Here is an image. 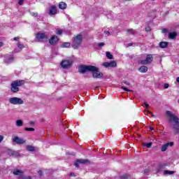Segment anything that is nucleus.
Instances as JSON below:
<instances>
[{
	"mask_svg": "<svg viewBox=\"0 0 179 179\" xmlns=\"http://www.w3.org/2000/svg\"><path fill=\"white\" fill-rule=\"evenodd\" d=\"M166 115L169 117V122H173V124H171V127L175 135H177L179 133V118L170 110H167Z\"/></svg>",
	"mask_w": 179,
	"mask_h": 179,
	"instance_id": "f257e3e1",
	"label": "nucleus"
},
{
	"mask_svg": "<svg viewBox=\"0 0 179 179\" xmlns=\"http://www.w3.org/2000/svg\"><path fill=\"white\" fill-rule=\"evenodd\" d=\"M83 41V36L78 34L73 38L72 47L74 50H78Z\"/></svg>",
	"mask_w": 179,
	"mask_h": 179,
	"instance_id": "f03ea898",
	"label": "nucleus"
},
{
	"mask_svg": "<svg viewBox=\"0 0 179 179\" xmlns=\"http://www.w3.org/2000/svg\"><path fill=\"white\" fill-rule=\"evenodd\" d=\"M96 66H86L81 65L78 68V72L80 73H86V72H92V71H95Z\"/></svg>",
	"mask_w": 179,
	"mask_h": 179,
	"instance_id": "7ed1b4c3",
	"label": "nucleus"
},
{
	"mask_svg": "<svg viewBox=\"0 0 179 179\" xmlns=\"http://www.w3.org/2000/svg\"><path fill=\"white\" fill-rule=\"evenodd\" d=\"M9 103L14 106L24 104V101L23 99L17 97H12L9 99Z\"/></svg>",
	"mask_w": 179,
	"mask_h": 179,
	"instance_id": "20e7f679",
	"label": "nucleus"
},
{
	"mask_svg": "<svg viewBox=\"0 0 179 179\" xmlns=\"http://www.w3.org/2000/svg\"><path fill=\"white\" fill-rule=\"evenodd\" d=\"M153 61V55L148 54L147 55V57L145 60L138 61V64L141 65H147L148 64H152Z\"/></svg>",
	"mask_w": 179,
	"mask_h": 179,
	"instance_id": "39448f33",
	"label": "nucleus"
},
{
	"mask_svg": "<svg viewBox=\"0 0 179 179\" xmlns=\"http://www.w3.org/2000/svg\"><path fill=\"white\" fill-rule=\"evenodd\" d=\"M73 64V61L72 59H64L61 62V66L64 69H68Z\"/></svg>",
	"mask_w": 179,
	"mask_h": 179,
	"instance_id": "423d86ee",
	"label": "nucleus"
},
{
	"mask_svg": "<svg viewBox=\"0 0 179 179\" xmlns=\"http://www.w3.org/2000/svg\"><path fill=\"white\" fill-rule=\"evenodd\" d=\"M92 73L93 78H96L97 79H100V78H103V73L99 71V68L95 66V70L91 71Z\"/></svg>",
	"mask_w": 179,
	"mask_h": 179,
	"instance_id": "0eeeda50",
	"label": "nucleus"
},
{
	"mask_svg": "<svg viewBox=\"0 0 179 179\" xmlns=\"http://www.w3.org/2000/svg\"><path fill=\"white\" fill-rule=\"evenodd\" d=\"M79 164H90V161L89 159H77L74 166H76V167H79Z\"/></svg>",
	"mask_w": 179,
	"mask_h": 179,
	"instance_id": "6e6552de",
	"label": "nucleus"
},
{
	"mask_svg": "<svg viewBox=\"0 0 179 179\" xmlns=\"http://www.w3.org/2000/svg\"><path fill=\"white\" fill-rule=\"evenodd\" d=\"M13 142H15L17 145H24V143H26V141L23 138H20L19 136H14Z\"/></svg>",
	"mask_w": 179,
	"mask_h": 179,
	"instance_id": "1a4fd4ad",
	"label": "nucleus"
},
{
	"mask_svg": "<svg viewBox=\"0 0 179 179\" xmlns=\"http://www.w3.org/2000/svg\"><path fill=\"white\" fill-rule=\"evenodd\" d=\"M103 66L105 68H115L117 66V62L116 61H111L110 62H104Z\"/></svg>",
	"mask_w": 179,
	"mask_h": 179,
	"instance_id": "9d476101",
	"label": "nucleus"
},
{
	"mask_svg": "<svg viewBox=\"0 0 179 179\" xmlns=\"http://www.w3.org/2000/svg\"><path fill=\"white\" fill-rule=\"evenodd\" d=\"M36 38H38L39 41H43V40L47 41L48 40V36H47L45 33H38L36 34Z\"/></svg>",
	"mask_w": 179,
	"mask_h": 179,
	"instance_id": "9b49d317",
	"label": "nucleus"
},
{
	"mask_svg": "<svg viewBox=\"0 0 179 179\" xmlns=\"http://www.w3.org/2000/svg\"><path fill=\"white\" fill-rule=\"evenodd\" d=\"M59 38L58 36H57V35H53L50 39H49V43L51 45H55V44H57V43H58L59 41Z\"/></svg>",
	"mask_w": 179,
	"mask_h": 179,
	"instance_id": "f8f14e48",
	"label": "nucleus"
},
{
	"mask_svg": "<svg viewBox=\"0 0 179 179\" xmlns=\"http://www.w3.org/2000/svg\"><path fill=\"white\" fill-rule=\"evenodd\" d=\"M171 146H174L173 142L166 143L162 145V146L161 148V150H162V152H166V150H167V149H169V148L171 147Z\"/></svg>",
	"mask_w": 179,
	"mask_h": 179,
	"instance_id": "ddd939ff",
	"label": "nucleus"
},
{
	"mask_svg": "<svg viewBox=\"0 0 179 179\" xmlns=\"http://www.w3.org/2000/svg\"><path fill=\"white\" fill-rule=\"evenodd\" d=\"M5 64H10L12 61H13V57L9 55H6L4 56V59H3Z\"/></svg>",
	"mask_w": 179,
	"mask_h": 179,
	"instance_id": "4468645a",
	"label": "nucleus"
},
{
	"mask_svg": "<svg viewBox=\"0 0 179 179\" xmlns=\"http://www.w3.org/2000/svg\"><path fill=\"white\" fill-rule=\"evenodd\" d=\"M10 91L12 93H17L19 92V87L17 85L14 84L13 83H11Z\"/></svg>",
	"mask_w": 179,
	"mask_h": 179,
	"instance_id": "2eb2a0df",
	"label": "nucleus"
},
{
	"mask_svg": "<svg viewBox=\"0 0 179 179\" xmlns=\"http://www.w3.org/2000/svg\"><path fill=\"white\" fill-rule=\"evenodd\" d=\"M57 6H52L50 7V11H49V15H50V16H52V15H57Z\"/></svg>",
	"mask_w": 179,
	"mask_h": 179,
	"instance_id": "dca6fc26",
	"label": "nucleus"
},
{
	"mask_svg": "<svg viewBox=\"0 0 179 179\" xmlns=\"http://www.w3.org/2000/svg\"><path fill=\"white\" fill-rule=\"evenodd\" d=\"M177 37V33L176 31L169 33V38L174 40Z\"/></svg>",
	"mask_w": 179,
	"mask_h": 179,
	"instance_id": "f3484780",
	"label": "nucleus"
},
{
	"mask_svg": "<svg viewBox=\"0 0 179 179\" xmlns=\"http://www.w3.org/2000/svg\"><path fill=\"white\" fill-rule=\"evenodd\" d=\"M15 85H16L18 87L20 86H23L24 85V80H15L13 82Z\"/></svg>",
	"mask_w": 179,
	"mask_h": 179,
	"instance_id": "a211bd4d",
	"label": "nucleus"
},
{
	"mask_svg": "<svg viewBox=\"0 0 179 179\" xmlns=\"http://www.w3.org/2000/svg\"><path fill=\"white\" fill-rule=\"evenodd\" d=\"M139 72H141V73H145V72H148V66H141L138 69Z\"/></svg>",
	"mask_w": 179,
	"mask_h": 179,
	"instance_id": "6ab92c4d",
	"label": "nucleus"
},
{
	"mask_svg": "<svg viewBox=\"0 0 179 179\" xmlns=\"http://www.w3.org/2000/svg\"><path fill=\"white\" fill-rule=\"evenodd\" d=\"M13 174H14V176H23L22 174H23V171L19 170V169H15L13 171Z\"/></svg>",
	"mask_w": 179,
	"mask_h": 179,
	"instance_id": "aec40b11",
	"label": "nucleus"
},
{
	"mask_svg": "<svg viewBox=\"0 0 179 179\" xmlns=\"http://www.w3.org/2000/svg\"><path fill=\"white\" fill-rule=\"evenodd\" d=\"M66 6H67L66 3L64 1H61L59 3V9H62V10L66 9Z\"/></svg>",
	"mask_w": 179,
	"mask_h": 179,
	"instance_id": "412c9836",
	"label": "nucleus"
},
{
	"mask_svg": "<svg viewBox=\"0 0 179 179\" xmlns=\"http://www.w3.org/2000/svg\"><path fill=\"white\" fill-rule=\"evenodd\" d=\"M168 45H169V42L162 41L159 43L160 48H167Z\"/></svg>",
	"mask_w": 179,
	"mask_h": 179,
	"instance_id": "4be33fe9",
	"label": "nucleus"
},
{
	"mask_svg": "<svg viewBox=\"0 0 179 179\" xmlns=\"http://www.w3.org/2000/svg\"><path fill=\"white\" fill-rule=\"evenodd\" d=\"M62 48H69L71 43L69 42H64L61 45Z\"/></svg>",
	"mask_w": 179,
	"mask_h": 179,
	"instance_id": "5701e85b",
	"label": "nucleus"
},
{
	"mask_svg": "<svg viewBox=\"0 0 179 179\" xmlns=\"http://www.w3.org/2000/svg\"><path fill=\"white\" fill-rule=\"evenodd\" d=\"M27 150H28V152H34L36 148L32 145H27Z\"/></svg>",
	"mask_w": 179,
	"mask_h": 179,
	"instance_id": "b1692460",
	"label": "nucleus"
},
{
	"mask_svg": "<svg viewBox=\"0 0 179 179\" xmlns=\"http://www.w3.org/2000/svg\"><path fill=\"white\" fill-rule=\"evenodd\" d=\"M129 178H131V176H129V174H124L120 177V179H129Z\"/></svg>",
	"mask_w": 179,
	"mask_h": 179,
	"instance_id": "393cba45",
	"label": "nucleus"
},
{
	"mask_svg": "<svg viewBox=\"0 0 179 179\" xmlns=\"http://www.w3.org/2000/svg\"><path fill=\"white\" fill-rule=\"evenodd\" d=\"M16 125H17V127H22L23 126V121H22V120H17L16 121Z\"/></svg>",
	"mask_w": 179,
	"mask_h": 179,
	"instance_id": "a878e982",
	"label": "nucleus"
},
{
	"mask_svg": "<svg viewBox=\"0 0 179 179\" xmlns=\"http://www.w3.org/2000/svg\"><path fill=\"white\" fill-rule=\"evenodd\" d=\"M106 57L108 59H113L114 58L110 52H106Z\"/></svg>",
	"mask_w": 179,
	"mask_h": 179,
	"instance_id": "bb28decb",
	"label": "nucleus"
},
{
	"mask_svg": "<svg viewBox=\"0 0 179 179\" xmlns=\"http://www.w3.org/2000/svg\"><path fill=\"white\" fill-rule=\"evenodd\" d=\"M174 171H164V174L166 176V175H167V174H169V175H171V174H174Z\"/></svg>",
	"mask_w": 179,
	"mask_h": 179,
	"instance_id": "cd10ccee",
	"label": "nucleus"
},
{
	"mask_svg": "<svg viewBox=\"0 0 179 179\" xmlns=\"http://www.w3.org/2000/svg\"><path fill=\"white\" fill-rule=\"evenodd\" d=\"M18 179H31V176H20Z\"/></svg>",
	"mask_w": 179,
	"mask_h": 179,
	"instance_id": "c85d7f7f",
	"label": "nucleus"
},
{
	"mask_svg": "<svg viewBox=\"0 0 179 179\" xmlns=\"http://www.w3.org/2000/svg\"><path fill=\"white\" fill-rule=\"evenodd\" d=\"M127 33H129V34H132L134 35L135 34V30L131 29H127Z\"/></svg>",
	"mask_w": 179,
	"mask_h": 179,
	"instance_id": "c756f323",
	"label": "nucleus"
},
{
	"mask_svg": "<svg viewBox=\"0 0 179 179\" xmlns=\"http://www.w3.org/2000/svg\"><path fill=\"white\" fill-rule=\"evenodd\" d=\"M24 131H30L33 132V131H36V129L33 127H30V128L27 127V128H24Z\"/></svg>",
	"mask_w": 179,
	"mask_h": 179,
	"instance_id": "7c9ffc66",
	"label": "nucleus"
},
{
	"mask_svg": "<svg viewBox=\"0 0 179 179\" xmlns=\"http://www.w3.org/2000/svg\"><path fill=\"white\" fill-rule=\"evenodd\" d=\"M143 146H146V148H152V143H143Z\"/></svg>",
	"mask_w": 179,
	"mask_h": 179,
	"instance_id": "2f4dec72",
	"label": "nucleus"
},
{
	"mask_svg": "<svg viewBox=\"0 0 179 179\" xmlns=\"http://www.w3.org/2000/svg\"><path fill=\"white\" fill-rule=\"evenodd\" d=\"M121 89H122L123 90H125V92H134V90H129L125 87H121Z\"/></svg>",
	"mask_w": 179,
	"mask_h": 179,
	"instance_id": "473e14b6",
	"label": "nucleus"
},
{
	"mask_svg": "<svg viewBox=\"0 0 179 179\" xmlns=\"http://www.w3.org/2000/svg\"><path fill=\"white\" fill-rule=\"evenodd\" d=\"M162 169H164V165H159L157 168V173H159L160 171V170H162Z\"/></svg>",
	"mask_w": 179,
	"mask_h": 179,
	"instance_id": "72a5a7b5",
	"label": "nucleus"
},
{
	"mask_svg": "<svg viewBox=\"0 0 179 179\" xmlns=\"http://www.w3.org/2000/svg\"><path fill=\"white\" fill-rule=\"evenodd\" d=\"M56 34H57L58 36H61L62 34V30L57 29Z\"/></svg>",
	"mask_w": 179,
	"mask_h": 179,
	"instance_id": "f704fd0d",
	"label": "nucleus"
},
{
	"mask_svg": "<svg viewBox=\"0 0 179 179\" xmlns=\"http://www.w3.org/2000/svg\"><path fill=\"white\" fill-rule=\"evenodd\" d=\"M17 47L18 48H20V50H23V48H24V45H22V44H17Z\"/></svg>",
	"mask_w": 179,
	"mask_h": 179,
	"instance_id": "c9c22d12",
	"label": "nucleus"
},
{
	"mask_svg": "<svg viewBox=\"0 0 179 179\" xmlns=\"http://www.w3.org/2000/svg\"><path fill=\"white\" fill-rule=\"evenodd\" d=\"M31 16H34V17H37L38 16V13H31Z\"/></svg>",
	"mask_w": 179,
	"mask_h": 179,
	"instance_id": "e433bc0d",
	"label": "nucleus"
},
{
	"mask_svg": "<svg viewBox=\"0 0 179 179\" xmlns=\"http://www.w3.org/2000/svg\"><path fill=\"white\" fill-rule=\"evenodd\" d=\"M23 2H24V0H19L18 4L23 5Z\"/></svg>",
	"mask_w": 179,
	"mask_h": 179,
	"instance_id": "4c0bfd02",
	"label": "nucleus"
},
{
	"mask_svg": "<svg viewBox=\"0 0 179 179\" xmlns=\"http://www.w3.org/2000/svg\"><path fill=\"white\" fill-rule=\"evenodd\" d=\"M147 113L148 114H150V115H152V117H155V115H153V113H152L150 110H147Z\"/></svg>",
	"mask_w": 179,
	"mask_h": 179,
	"instance_id": "58836bf2",
	"label": "nucleus"
},
{
	"mask_svg": "<svg viewBox=\"0 0 179 179\" xmlns=\"http://www.w3.org/2000/svg\"><path fill=\"white\" fill-rule=\"evenodd\" d=\"M8 155H10V156L15 155V151H9Z\"/></svg>",
	"mask_w": 179,
	"mask_h": 179,
	"instance_id": "ea45409f",
	"label": "nucleus"
},
{
	"mask_svg": "<svg viewBox=\"0 0 179 179\" xmlns=\"http://www.w3.org/2000/svg\"><path fill=\"white\" fill-rule=\"evenodd\" d=\"M169 84H167V83H165L164 85V89H169Z\"/></svg>",
	"mask_w": 179,
	"mask_h": 179,
	"instance_id": "a19ab883",
	"label": "nucleus"
},
{
	"mask_svg": "<svg viewBox=\"0 0 179 179\" xmlns=\"http://www.w3.org/2000/svg\"><path fill=\"white\" fill-rule=\"evenodd\" d=\"M152 29L150 28V27H145V31H150Z\"/></svg>",
	"mask_w": 179,
	"mask_h": 179,
	"instance_id": "79ce46f5",
	"label": "nucleus"
},
{
	"mask_svg": "<svg viewBox=\"0 0 179 179\" xmlns=\"http://www.w3.org/2000/svg\"><path fill=\"white\" fill-rule=\"evenodd\" d=\"M98 45L99 47H104V43H99Z\"/></svg>",
	"mask_w": 179,
	"mask_h": 179,
	"instance_id": "37998d69",
	"label": "nucleus"
},
{
	"mask_svg": "<svg viewBox=\"0 0 179 179\" xmlns=\"http://www.w3.org/2000/svg\"><path fill=\"white\" fill-rule=\"evenodd\" d=\"M38 176H40V177H41L43 176V171H38Z\"/></svg>",
	"mask_w": 179,
	"mask_h": 179,
	"instance_id": "c03bdc74",
	"label": "nucleus"
},
{
	"mask_svg": "<svg viewBox=\"0 0 179 179\" xmlns=\"http://www.w3.org/2000/svg\"><path fill=\"white\" fill-rule=\"evenodd\" d=\"M167 31H169V29H162V33H167Z\"/></svg>",
	"mask_w": 179,
	"mask_h": 179,
	"instance_id": "a18cd8bd",
	"label": "nucleus"
},
{
	"mask_svg": "<svg viewBox=\"0 0 179 179\" xmlns=\"http://www.w3.org/2000/svg\"><path fill=\"white\" fill-rule=\"evenodd\" d=\"M105 34H107V36H110L111 34L108 31H104Z\"/></svg>",
	"mask_w": 179,
	"mask_h": 179,
	"instance_id": "49530a36",
	"label": "nucleus"
},
{
	"mask_svg": "<svg viewBox=\"0 0 179 179\" xmlns=\"http://www.w3.org/2000/svg\"><path fill=\"white\" fill-rule=\"evenodd\" d=\"M3 136H2V135H0V143H1V142H2V141H3Z\"/></svg>",
	"mask_w": 179,
	"mask_h": 179,
	"instance_id": "de8ad7c7",
	"label": "nucleus"
},
{
	"mask_svg": "<svg viewBox=\"0 0 179 179\" xmlns=\"http://www.w3.org/2000/svg\"><path fill=\"white\" fill-rule=\"evenodd\" d=\"M144 173L145 174H149V169H145L144 170Z\"/></svg>",
	"mask_w": 179,
	"mask_h": 179,
	"instance_id": "09e8293b",
	"label": "nucleus"
},
{
	"mask_svg": "<svg viewBox=\"0 0 179 179\" xmlns=\"http://www.w3.org/2000/svg\"><path fill=\"white\" fill-rule=\"evenodd\" d=\"M13 40H14V41H17V40H19V36L15 37V38H13Z\"/></svg>",
	"mask_w": 179,
	"mask_h": 179,
	"instance_id": "8fccbe9b",
	"label": "nucleus"
},
{
	"mask_svg": "<svg viewBox=\"0 0 179 179\" xmlns=\"http://www.w3.org/2000/svg\"><path fill=\"white\" fill-rule=\"evenodd\" d=\"M124 85H127V86H129V83L128 81H124Z\"/></svg>",
	"mask_w": 179,
	"mask_h": 179,
	"instance_id": "3c124183",
	"label": "nucleus"
},
{
	"mask_svg": "<svg viewBox=\"0 0 179 179\" xmlns=\"http://www.w3.org/2000/svg\"><path fill=\"white\" fill-rule=\"evenodd\" d=\"M34 124H35V122H34V121H31V122H29V124H30V125H34Z\"/></svg>",
	"mask_w": 179,
	"mask_h": 179,
	"instance_id": "603ef678",
	"label": "nucleus"
},
{
	"mask_svg": "<svg viewBox=\"0 0 179 179\" xmlns=\"http://www.w3.org/2000/svg\"><path fill=\"white\" fill-rule=\"evenodd\" d=\"M70 176H71V177H75V173H70Z\"/></svg>",
	"mask_w": 179,
	"mask_h": 179,
	"instance_id": "864d4df0",
	"label": "nucleus"
},
{
	"mask_svg": "<svg viewBox=\"0 0 179 179\" xmlns=\"http://www.w3.org/2000/svg\"><path fill=\"white\" fill-rule=\"evenodd\" d=\"M3 42H0V47H3Z\"/></svg>",
	"mask_w": 179,
	"mask_h": 179,
	"instance_id": "5fc2aeb1",
	"label": "nucleus"
},
{
	"mask_svg": "<svg viewBox=\"0 0 179 179\" xmlns=\"http://www.w3.org/2000/svg\"><path fill=\"white\" fill-rule=\"evenodd\" d=\"M176 81L178 82V83H179V77L176 78Z\"/></svg>",
	"mask_w": 179,
	"mask_h": 179,
	"instance_id": "6e6d98bb",
	"label": "nucleus"
},
{
	"mask_svg": "<svg viewBox=\"0 0 179 179\" xmlns=\"http://www.w3.org/2000/svg\"><path fill=\"white\" fill-rule=\"evenodd\" d=\"M145 107H146V108H148L149 104L147 103V104L145 105Z\"/></svg>",
	"mask_w": 179,
	"mask_h": 179,
	"instance_id": "4d7b16f0",
	"label": "nucleus"
},
{
	"mask_svg": "<svg viewBox=\"0 0 179 179\" xmlns=\"http://www.w3.org/2000/svg\"><path fill=\"white\" fill-rule=\"evenodd\" d=\"M150 131H153V127H150Z\"/></svg>",
	"mask_w": 179,
	"mask_h": 179,
	"instance_id": "13d9d810",
	"label": "nucleus"
},
{
	"mask_svg": "<svg viewBox=\"0 0 179 179\" xmlns=\"http://www.w3.org/2000/svg\"><path fill=\"white\" fill-rule=\"evenodd\" d=\"M144 106H146V104H148V102H144Z\"/></svg>",
	"mask_w": 179,
	"mask_h": 179,
	"instance_id": "bf43d9fd",
	"label": "nucleus"
},
{
	"mask_svg": "<svg viewBox=\"0 0 179 179\" xmlns=\"http://www.w3.org/2000/svg\"><path fill=\"white\" fill-rule=\"evenodd\" d=\"M132 45V43H129V47H131Z\"/></svg>",
	"mask_w": 179,
	"mask_h": 179,
	"instance_id": "052dcab7",
	"label": "nucleus"
},
{
	"mask_svg": "<svg viewBox=\"0 0 179 179\" xmlns=\"http://www.w3.org/2000/svg\"><path fill=\"white\" fill-rule=\"evenodd\" d=\"M124 1H131V0H124Z\"/></svg>",
	"mask_w": 179,
	"mask_h": 179,
	"instance_id": "680f3d73",
	"label": "nucleus"
},
{
	"mask_svg": "<svg viewBox=\"0 0 179 179\" xmlns=\"http://www.w3.org/2000/svg\"><path fill=\"white\" fill-rule=\"evenodd\" d=\"M152 1H155V0H152Z\"/></svg>",
	"mask_w": 179,
	"mask_h": 179,
	"instance_id": "e2e57ef3",
	"label": "nucleus"
}]
</instances>
